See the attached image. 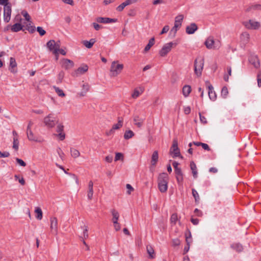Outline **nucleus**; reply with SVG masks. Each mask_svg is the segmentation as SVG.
<instances>
[{
    "label": "nucleus",
    "mask_w": 261,
    "mask_h": 261,
    "mask_svg": "<svg viewBox=\"0 0 261 261\" xmlns=\"http://www.w3.org/2000/svg\"><path fill=\"white\" fill-rule=\"evenodd\" d=\"M169 176L166 173H161L158 178V188L162 193H165L168 189Z\"/></svg>",
    "instance_id": "1"
},
{
    "label": "nucleus",
    "mask_w": 261,
    "mask_h": 261,
    "mask_svg": "<svg viewBox=\"0 0 261 261\" xmlns=\"http://www.w3.org/2000/svg\"><path fill=\"white\" fill-rule=\"evenodd\" d=\"M59 122L58 117L53 113H50L45 116L43 119V123L47 128H54Z\"/></svg>",
    "instance_id": "2"
},
{
    "label": "nucleus",
    "mask_w": 261,
    "mask_h": 261,
    "mask_svg": "<svg viewBox=\"0 0 261 261\" xmlns=\"http://www.w3.org/2000/svg\"><path fill=\"white\" fill-rule=\"evenodd\" d=\"M178 43L175 41L169 42L165 43L159 51V55L161 57H165L171 51L173 48L176 47Z\"/></svg>",
    "instance_id": "3"
},
{
    "label": "nucleus",
    "mask_w": 261,
    "mask_h": 261,
    "mask_svg": "<svg viewBox=\"0 0 261 261\" xmlns=\"http://www.w3.org/2000/svg\"><path fill=\"white\" fill-rule=\"evenodd\" d=\"M204 45L208 49L217 50L221 46V42L219 40L214 39L213 37L210 36L206 39Z\"/></svg>",
    "instance_id": "4"
},
{
    "label": "nucleus",
    "mask_w": 261,
    "mask_h": 261,
    "mask_svg": "<svg viewBox=\"0 0 261 261\" xmlns=\"http://www.w3.org/2000/svg\"><path fill=\"white\" fill-rule=\"evenodd\" d=\"M242 24L248 30H258L261 29V22L255 19H249L243 22Z\"/></svg>",
    "instance_id": "5"
},
{
    "label": "nucleus",
    "mask_w": 261,
    "mask_h": 261,
    "mask_svg": "<svg viewBox=\"0 0 261 261\" xmlns=\"http://www.w3.org/2000/svg\"><path fill=\"white\" fill-rule=\"evenodd\" d=\"M204 62V59L201 57H197L194 61V72L198 77L201 75Z\"/></svg>",
    "instance_id": "6"
},
{
    "label": "nucleus",
    "mask_w": 261,
    "mask_h": 261,
    "mask_svg": "<svg viewBox=\"0 0 261 261\" xmlns=\"http://www.w3.org/2000/svg\"><path fill=\"white\" fill-rule=\"evenodd\" d=\"M123 69L122 64H120L118 61H113L110 68L111 75L113 77L117 76L121 72Z\"/></svg>",
    "instance_id": "7"
},
{
    "label": "nucleus",
    "mask_w": 261,
    "mask_h": 261,
    "mask_svg": "<svg viewBox=\"0 0 261 261\" xmlns=\"http://www.w3.org/2000/svg\"><path fill=\"white\" fill-rule=\"evenodd\" d=\"M46 46L50 51L53 52L55 55H57L60 47V44L59 42H55L54 40H50L47 42Z\"/></svg>",
    "instance_id": "8"
},
{
    "label": "nucleus",
    "mask_w": 261,
    "mask_h": 261,
    "mask_svg": "<svg viewBox=\"0 0 261 261\" xmlns=\"http://www.w3.org/2000/svg\"><path fill=\"white\" fill-rule=\"evenodd\" d=\"M170 153L172 155L173 158L179 156L182 158V156L180 155V151L178 147L177 140L176 139L173 141V144L170 150Z\"/></svg>",
    "instance_id": "9"
},
{
    "label": "nucleus",
    "mask_w": 261,
    "mask_h": 261,
    "mask_svg": "<svg viewBox=\"0 0 261 261\" xmlns=\"http://www.w3.org/2000/svg\"><path fill=\"white\" fill-rule=\"evenodd\" d=\"M50 229L53 234L57 235L58 232V219L55 217H51L50 218Z\"/></svg>",
    "instance_id": "10"
},
{
    "label": "nucleus",
    "mask_w": 261,
    "mask_h": 261,
    "mask_svg": "<svg viewBox=\"0 0 261 261\" xmlns=\"http://www.w3.org/2000/svg\"><path fill=\"white\" fill-rule=\"evenodd\" d=\"M60 63L61 67L66 70L71 69L74 66L73 62L68 59H62Z\"/></svg>",
    "instance_id": "11"
},
{
    "label": "nucleus",
    "mask_w": 261,
    "mask_h": 261,
    "mask_svg": "<svg viewBox=\"0 0 261 261\" xmlns=\"http://www.w3.org/2000/svg\"><path fill=\"white\" fill-rule=\"evenodd\" d=\"M88 70V66L87 65H82L73 72L72 75L77 77L85 73Z\"/></svg>",
    "instance_id": "12"
},
{
    "label": "nucleus",
    "mask_w": 261,
    "mask_h": 261,
    "mask_svg": "<svg viewBox=\"0 0 261 261\" xmlns=\"http://www.w3.org/2000/svg\"><path fill=\"white\" fill-rule=\"evenodd\" d=\"M27 135L28 140L30 141L37 143H41L43 141L33 133L32 130H27Z\"/></svg>",
    "instance_id": "13"
},
{
    "label": "nucleus",
    "mask_w": 261,
    "mask_h": 261,
    "mask_svg": "<svg viewBox=\"0 0 261 261\" xmlns=\"http://www.w3.org/2000/svg\"><path fill=\"white\" fill-rule=\"evenodd\" d=\"M249 61L254 68H258L260 67V62L258 56L255 54L250 55L249 58Z\"/></svg>",
    "instance_id": "14"
},
{
    "label": "nucleus",
    "mask_w": 261,
    "mask_h": 261,
    "mask_svg": "<svg viewBox=\"0 0 261 261\" xmlns=\"http://www.w3.org/2000/svg\"><path fill=\"white\" fill-rule=\"evenodd\" d=\"M246 12H261V4H253L248 6L245 9Z\"/></svg>",
    "instance_id": "15"
},
{
    "label": "nucleus",
    "mask_w": 261,
    "mask_h": 261,
    "mask_svg": "<svg viewBox=\"0 0 261 261\" xmlns=\"http://www.w3.org/2000/svg\"><path fill=\"white\" fill-rule=\"evenodd\" d=\"M11 6L4 8V20L7 23L9 22L11 19Z\"/></svg>",
    "instance_id": "16"
},
{
    "label": "nucleus",
    "mask_w": 261,
    "mask_h": 261,
    "mask_svg": "<svg viewBox=\"0 0 261 261\" xmlns=\"http://www.w3.org/2000/svg\"><path fill=\"white\" fill-rule=\"evenodd\" d=\"M57 125L56 131L58 133L57 136L60 140L62 141L65 138V134L63 132L64 126L62 124L59 123Z\"/></svg>",
    "instance_id": "17"
},
{
    "label": "nucleus",
    "mask_w": 261,
    "mask_h": 261,
    "mask_svg": "<svg viewBox=\"0 0 261 261\" xmlns=\"http://www.w3.org/2000/svg\"><path fill=\"white\" fill-rule=\"evenodd\" d=\"M206 84L208 89V94L210 98L212 100H215L217 98V95L215 91L214 90V88L213 86L211 84H210V83L208 82H206Z\"/></svg>",
    "instance_id": "18"
},
{
    "label": "nucleus",
    "mask_w": 261,
    "mask_h": 261,
    "mask_svg": "<svg viewBox=\"0 0 261 261\" xmlns=\"http://www.w3.org/2000/svg\"><path fill=\"white\" fill-rule=\"evenodd\" d=\"M144 88L142 87H138L134 89L133 91L131 96L133 99H137L144 92Z\"/></svg>",
    "instance_id": "19"
},
{
    "label": "nucleus",
    "mask_w": 261,
    "mask_h": 261,
    "mask_svg": "<svg viewBox=\"0 0 261 261\" xmlns=\"http://www.w3.org/2000/svg\"><path fill=\"white\" fill-rule=\"evenodd\" d=\"M250 39V36L248 32L245 31L242 32L240 36V40L243 44L248 43Z\"/></svg>",
    "instance_id": "20"
},
{
    "label": "nucleus",
    "mask_w": 261,
    "mask_h": 261,
    "mask_svg": "<svg viewBox=\"0 0 261 261\" xmlns=\"http://www.w3.org/2000/svg\"><path fill=\"white\" fill-rule=\"evenodd\" d=\"M17 65L15 59L13 57H11L10 58L9 69L11 73H16L17 72Z\"/></svg>",
    "instance_id": "21"
},
{
    "label": "nucleus",
    "mask_w": 261,
    "mask_h": 261,
    "mask_svg": "<svg viewBox=\"0 0 261 261\" xmlns=\"http://www.w3.org/2000/svg\"><path fill=\"white\" fill-rule=\"evenodd\" d=\"M96 20L98 23H109L115 22L117 21L116 19H113V18H108V17H99L96 18Z\"/></svg>",
    "instance_id": "22"
},
{
    "label": "nucleus",
    "mask_w": 261,
    "mask_h": 261,
    "mask_svg": "<svg viewBox=\"0 0 261 261\" xmlns=\"http://www.w3.org/2000/svg\"><path fill=\"white\" fill-rule=\"evenodd\" d=\"M90 89V86L89 84L84 83L82 84V89L80 92L79 93V95L81 97L85 96L86 93L89 91Z\"/></svg>",
    "instance_id": "23"
},
{
    "label": "nucleus",
    "mask_w": 261,
    "mask_h": 261,
    "mask_svg": "<svg viewBox=\"0 0 261 261\" xmlns=\"http://www.w3.org/2000/svg\"><path fill=\"white\" fill-rule=\"evenodd\" d=\"M134 125L138 128H141L144 123V119L140 117L138 115H136L133 118Z\"/></svg>",
    "instance_id": "24"
},
{
    "label": "nucleus",
    "mask_w": 261,
    "mask_h": 261,
    "mask_svg": "<svg viewBox=\"0 0 261 261\" xmlns=\"http://www.w3.org/2000/svg\"><path fill=\"white\" fill-rule=\"evenodd\" d=\"M197 25L193 23L186 27V31L188 34H193L197 31Z\"/></svg>",
    "instance_id": "25"
},
{
    "label": "nucleus",
    "mask_w": 261,
    "mask_h": 261,
    "mask_svg": "<svg viewBox=\"0 0 261 261\" xmlns=\"http://www.w3.org/2000/svg\"><path fill=\"white\" fill-rule=\"evenodd\" d=\"M159 159V153L158 151L155 150L153 152V153L151 155V166L152 167H155L157 162H158Z\"/></svg>",
    "instance_id": "26"
},
{
    "label": "nucleus",
    "mask_w": 261,
    "mask_h": 261,
    "mask_svg": "<svg viewBox=\"0 0 261 261\" xmlns=\"http://www.w3.org/2000/svg\"><path fill=\"white\" fill-rule=\"evenodd\" d=\"M93 196V182L90 180L88 183V190L87 192V197L88 199L91 200Z\"/></svg>",
    "instance_id": "27"
},
{
    "label": "nucleus",
    "mask_w": 261,
    "mask_h": 261,
    "mask_svg": "<svg viewBox=\"0 0 261 261\" xmlns=\"http://www.w3.org/2000/svg\"><path fill=\"white\" fill-rule=\"evenodd\" d=\"M123 123V118H121V117H119L118 118V122H117V123H115V124H114L112 125V128L114 130H118V129H119L120 128H121L122 127Z\"/></svg>",
    "instance_id": "28"
},
{
    "label": "nucleus",
    "mask_w": 261,
    "mask_h": 261,
    "mask_svg": "<svg viewBox=\"0 0 261 261\" xmlns=\"http://www.w3.org/2000/svg\"><path fill=\"white\" fill-rule=\"evenodd\" d=\"M190 168L192 170V174L194 178H196L198 176V172L196 164L194 162H191Z\"/></svg>",
    "instance_id": "29"
},
{
    "label": "nucleus",
    "mask_w": 261,
    "mask_h": 261,
    "mask_svg": "<svg viewBox=\"0 0 261 261\" xmlns=\"http://www.w3.org/2000/svg\"><path fill=\"white\" fill-rule=\"evenodd\" d=\"M112 215V221L113 223L118 222L119 218V214L118 211L113 209L111 211Z\"/></svg>",
    "instance_id": "30"
},
{
    "label": "nucleus",
    "mask_w": 261,
    "mask_h": 261,
    "mask_svg": "<svg viewBox=\"0 0 261 261\" xmlns=\"http://www.w3.org/2000/svg\"><path fill=\"white\" fill-rule=\"evenodd\" d=\"M181 26V25L179 24L174 23L173 27L171 29L170 31V35L172 37H174L176 35L177 30L180 28Z\"/></svg>",
    "instance_id": "31"
},
{
    "label": "nucleus",
    "mask_w": 261,
    "mask_h": 261,
    "mask_svg": "<svg viewBox=\"0 0 261 261\" xmlns=\"http://www.w3.org/2000/svg\"><path fill=\"white\" fill-rule=\"evenodd\" d=\"M96 42L95 39H91L89 41L84 40L82 42L83 45L88 48H91Z\"/></svg>",
    "instance_id": "32"
},
{
    "label": "nucleus",
    "mask_w": 261,
    "mask_h": 261,
    "mask_svg": "<svg viewBox=\"0 0 261 261\" xmlns=\"http://www.w3.org/2000/svg\"><path fill=\"white\" fill-rule=\"evenodd\" d=\"M154 38L153 37L150 39V40H149V42L144 49V53H146L149 50L150 48L154 44Z\"/></svg>",
    "instance_id": "33"
},
{
    "label": "nucleus",
    "mask_w": 261,
    "mask_h": 261,
    "mask_svg": "<svg viewBox=\"0 0 261 261\" xmlns=\"http://www.w3.org/2000/svg\"><path fill=\"white\" fill-rule=\"evenodd\" d=\"M35 213L36 214V218L39 220H41L43 217V213L40 207H36L35 209Z\"/></svg>",
    "instance_id": "34"
},
{
    "label": "nucleus",
    "mask_w": 261,
    "mask_h": 261,
    "mask_svg": "<svg viewBox=\"0 0 261 261\" xmlns=\"http://www.w3.org/2000/svg\"><path fill=\"white\" fill-rule=\"evenodd\" d=\"M146 250L147 253L149 255V257L150 258H154L155 257V253L153 248L150 245H147L146 246Z\"/></svg>",
    "instance_id": "35"
},
{
    "label": "nucleus",
    "mask_w": 261,
    "mask_h": 261,
    "mask_svg": "<svg viewBox=\"0 0 261 261\" xmlns=\"http://www.w3.org/2000/svg\"><path fill=\"white\" fill-rule=\"evenodd\" d=\"M23 26L19 23H16L11 27V30L13 32H17L22 29Z\"/></svg>",
    "instance_id": "36"
},
{
    "label": "nucleus",
    "mask_w": 261,
    "mask_h": 261,
    "mask_svg": "<svg viewBox=\"0 0 261 261\" xmlns=\"http://www.w3.org/2000/svg\"><path fill=\"white\" fill-rule=\"evenodd\" d=\"M191 92V87L189 85H185L182 88V94L185 97H187Z\"/></svg>",
    "instance_id": "37"
},
{
    "label": "nucleus",
    "mask_w": 261,
    "mask_h": 261,
    "mask_svg": "<svg viewBox=\"0 0 261 261\" xmlns=\"http://www.w3.org/2000/svg\"><path fill=\"white\" fill-rule=\"evenodd\" d=\"M135 136L134 133L131 130H127L124 134V138L125 140H128Z\"/></svg>",
    "instance_id": "38"
},
{
    "label": "nucleus",
    "mask_w": 261,
    "mask_h": 261,
    "mask_svg": "<svg viewBox=\"0 0 261 261\" xmlns=\"http://www.w3.org/2000/svg\"><path fill=\"white\" fill-rule=\"evenodd\" d=\"M70 153L72 157L74 159L79 158L81 154L80 151L75 148H71Z\"/></svg>",
    "instance_id": "39"
},
{
    "label": "nucleus",
    "mask_w": 261,
    "mask_h": 261,
    "mask_svg": "<svg viewBox=\"0 0 261 261\" xmlns=\"http://www.w3.org/2000/svg\"><path fill=\"white\" fill-rule=\"evenodd\" d=\"M184 15L182 14H179L175 18V23H177L181 25L182 22L184 19Z\"/></svg>",
    "instance_id": "40"
},
{
    "label": "nucleus",
    "mask_w": 261,
    "mask_h": 261,
    "mask_svg": "<svg viewBox=\"0 0 261 261\" xmlns=\"http://www.w3.org/2000/svg\"><path fill=\"white\" fill-rule=\"evenodd\" d=\"M54 88L56 93L58 95V96L62 97L65 96V94L63 91L59 87H54Z\"/></svg>",
    "instance_id": "41"
},
{
    "label": "nucleus",
    "mask_w": 261,
    "mask_h": 261,
    "mask_svg": "<svg viewBox=\"0 0 261 261\" xmlns=\"http://www.w3.org/2000/svg\"><path fill=\"white\" fill-rule=\"evenodd\" d=\"M192 192L193 196L194 197V198L195 199V202L196 203L198 202L199 201V199H200V197H199V195L197 191L196 190H195L194 189H192Z\"/></svg>",
    "instance_id": "42"
},
{
    "label": "nucleus",
    "mask_w": 261,
    "mask_h": 261,
    "mask_svg": "<svg viewBox=\"0 0 261 261\" xmlns=\"http://www.w3.org/2000/svg\"><path fill=\"white\" fill-rule=\"evenodd\" d=\"M13 148L16 150H17L18 149V146H19V141L17 137H14L13 138Z\"/></svg>",
    "instance_id": "43"
},
{
    "label": "nucleus",
    "mask_w": 261,
    "mask_h": 261,
    "mask_svg": "<svg viewBox=\"0 0 261 261\" xmlns=\"http://www.w3.org/2000/svg\"><path fill=\"white\" fill-rule=\"evenodd\" d=\"M127 6H128V5L126 2L125 1L116 8V10L118 12H121L123 11L124 8Z\"/></svg>",
    "instance_id": "44"
},
{
    "label": "nucleus",
    "mask_w": 261,
    "mask_h": 261,
    "mask_svg": "<svg viewBox=\"0 0 261 261\" xmlns=\"http://www.w3.org/2000/svg\"><path fill=\"white\" fill-rule=\"evenodd\" d=\"M123 158H124L123 154L122 153L116 152L115 153V157L114 160L115 162H117L119 160L123 161Z\"/></svg>",
    "instance_id": "45"
},
{
    "label": "nucleus",
    "mask_w": 261,
    "mask_h": 261,
    "mask_svg": "<svg viewBox=\"0 0 261 261\" xmlns=\"http://www.w3.org/2000/svg\"><path fill=\"white\" fill-rule=\"evenodd\" d=\"M228 94V90L226 87H224L221 90V95L224 97L225 98L227 96Z\"/></svg>",
    "instance_id": "46"
},
{
    "label": "nucleus",
    "mask_w": 261,
    "mask_h": 261,
    "mask_svg": "<svg viewBox=\"0 0 261 261\" xmlns=\"http://www.w3.org/2000/svg\"><path fill=\"white\" fill-rule=\"evenodd\" d=\"M21 14L27 21L31 22V17L26 11H22Z\"/></svg>",
    "instance_id": "47"
},
{
    "label": "nucleus",
    "mask_w": 261,
    "mask_h": 261,
    "mask_svg": "<svg viewBox=\"0 0 261 261\" xmlns=\"http://www.w3.org/2000/svg\"><path fill=\"white\" fill-rule=\"evenodd\" d=\"M186 242H187V246L185 247L184 249V252L185 253H187L188 252L189 248H190V245L191 243V241H189V237H187V238H186Z\"/></svg>",
    "instance_id": "48"
},
{
    "label": "nucleus",
    "mask_w": 261,
    "mask_h": 261,
    "mask_svg": "<svg viewBox=\"0 0 261 261\" xmlns=\"http://www.w3.org/2000/svg\"><path fill=\"white\" fill-rule=\"evenodd\" d=\"M257 81L258 86L261 87V70H259L257 74Z\"/></svg>",
    "instance_id": "49"
},
{
    "label": "nucleus",
    "mask_w": 261,
    "mask_h": 261,
    "mask_svg": "<svg viewBox=\"0 0 261 261\" xmlns=\"http://www.w3.org/2000/svg\"><path fill=\"white\" fill-rule=\"evenodd\" d=\"M0 5L4 6V8H5L6 6H11L9 2V0H0Z\"/></svg>",
    "instance_id": "50"
},
{
    "label": "nucleus",
    "mask_w": 261,
    "mask_h": 261,
    "mask_svg": "<svg viewBox=\"0 0 261 261\" xmlns=\"http://www.w3.org/2000/svg\"><path fill=\"white\" fill-rule=\"evenodd\" d=\"M126 188L127 190V193L128 195H130L131 193L134 190L133 187L130 184H126Z\"/></svg>",
    "instance_id": "51"
},
{
    "label": "nucleus",
    "mask_w": 261,
    "mask_h": 261,
    "mask_svg": "<svg viewBox=\"0 0 261 261\" xmlns=\"http://www.w3.org/2000/svg\"><path fill=\"white\" fill-rule=\"evenodd\" d=\"M233 247L235 250H236L238 252H241L243 250L242 246L239 244L233 245Z\"/></svg>",
    "instance_id": "52"
},
{
    "label": "nucleus",
    "mask_w": 261,
    "mask_h": 261,
    "mask_svg": "<svg viewBox=\"0 0 261 261\" xmlns=\"http://www.w3.org/2000/svg\"><path fill=\"white\" fill-rule=\"evenodd\" d=\"M178 80V75L176 73H173L171 78V82L172 83H175Z\"/></svg>",
    "instance_id": "53"
},
{
    "label": "nucleus",
    "mask_w": 261,
    "mask_h": 261,
    "mask_svg": "<svg viewBox=\"0 0 261 261\" xmlns=\"http://www.w3.org/2000/svg\"><path fill=\"white\" fill-rule=\"evenodd\" d=\"M37 30L41 36L44 35L46 33L45 31L41 27H38Z\"/></svg>",
    "instance_id": "54"
},
{
    "label": "nucleus",
    "mask_w": 261,
    "mask_h": 261,
    "mask_svg": "<svg viewBox=\"0 0 261 261\" xmlns=\"http://www.w3.org/2000/svg\"><path fill=\"white\" fill-rule=\"evenodd\" d=\"M16 161L17 163L21 166L25 167L26 166V163L21 159L16 158Z\"/></svg>",
    "instance_id": "55"
},
{
    "label": "nucleus",
    "mask_w": 261,
    "mask_h": 261,
    "mask_svg": "<svg viewBox=\"0 0 261 261\" xmlns=\"http://www.w3.org/2000/svg\"><path fill=\"white\" fill-rule=\"evenodd\" d=\"M34 122L32 121H30L28 123V126H27V130H32L34 128Z\"/></svg>",
    "instance_id": "56"
},
{
    "label": "nucleus",
    "mask_w": 261,
    "mask_h": 261,
    "mask_svg": "<svg viewBox=\"0 0 261 261\" xmlns=\"http://www.w3.org/2000/svg\"><path fill=\"white\" fill-rule=\"evenodd\" d=\"M172 243L173 246H177L179 245V244H180V241L178 239H174L172 240Z\"/></svg>",
    "instance_id": "57"
},
{
    "label": "nucleus",
    "mask_w": 261,
    "mask_h": 261,
    "mask_svg": "<svg viewBox=\"0 0 261 261\" xmlns=\"http://www.w3.org/2000/svg\"><path fill=\"white\" fill-rule=\"evenodd\" d=\"M70 176H71L72 179H73L75 181L76 185L77 186L79 185V179H78L77 176H76L75 174H71Z\"/></svg>",
    "instance_id": "58"
},
{
    "label": "nucleus",
    "mask_w": 261,
    "mask_h": 261,
    "mask_svg": "<svg viewBox=\"0 0 261 261\" xmlns=\"http://www.w3.org/2000/svg\"><path fill=\"white\" fill-rule=\"evenodd\" d=\"M115 131V130H114L112 128H111L110 130L106 132V135L107 136H111L114 134Z\"/></svg>",
    "instance_id": "59"
},
{
    "label": "nucleus",
    "mask_w": 261,
    "mask_h": 261,
    "mask_svg": "<svg viewBox=\"0 0 261 261\" xmlns=\"http://www.w3.org/2000/svg\"><path fill=\"white\" fill-rule=\"evenodd\" d=\"M113 225L115 230L117 231H119L121 228L120 224L118 223V222L113 223Z\"/></svg>",
    "instance_id": "60"
},
{
    "label": "nucleus",
    "mask_w": 261,
    "mask_h": 261,
    "mask_svg": "<svg viewBox=\"0 0 261 261\" xmlns=\"http://www.w3.org/2000/svg\"><path fill=\"white\" fill-rule=\"evenodd\" d=\"M169 30V27L168 25H165L162 29L161 32L160 33L161 35L166 33Z\"/></svg>",
    "instance_id": "61"
},
{
    "label": "nucleus",
    "mask_w": 261,
    "mask_h": 261,
    "mask_svg": "<svg viewBox=\"0 0 261 261\" xmlns=\"http://www.w3.org/2000/svg\"><path fill=\"white\" fill-rule=\"evenodd\" d=\"M184 111L185 114L188 115L191 112V108L189 106H186L184 108Z\"/></svg>",
    "instance_id": "62"
},
{
    "label": "nucleus",
    "mask_w": 261,
    "mask_h": 261,
    "mask_svg": "<svg viewBox=\"0 0 261 261\" xmlns=\"http://www.w3.org/2000/svg\"><path fill=\"white\" fill-rule=\"evenodd\" d=\"M9 155H10L9 152H7V151L2 152L0 151V158H7V157H8Z\"/></svg>",
    "instance_id": "63"
},
{
    "label": "nucleus",
    "mask_w": 261,
    "mask_h": 261,
    "mask_svg": "<svg viewBox=\"0 0 261 261\" xmlns=\"http://www.w3.org/2000/svg\"><path fill=\"white\" fill-rule=\"evenodd\" d=\"M64 76V72L63 71H60L58 75V77L60 82H61Z\"/></svg>",
    "instance_id": "64"
}]
</instances>
